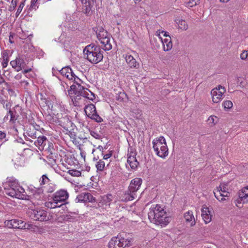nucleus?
I'll return each mask as SVG.
<instances>
[{"label":"nucleus","mask_w":248,"mask_h":248,"mask_svg":"<svg viewBox=\"0 0 248 248\" xmlns=\"http://www.w3.org/2000/svg\"><path fill=\"white\" fill-rule=\"evenodd\" d=\"M30 217L35 220L46 221L50 220L47 213L43 209H35L29 211Z\"/></svg>","instance_id":"6e6552de"},{"label":"nucleus","mask_w":248,"mask_h":248,"mask_svg":"<svg viewBox=\"0 0 248 248\" xmlns=\"http://www.w3.org/2000/svg\"><path fill=\"white\" fill-rule=\"evenodd\" d=\"M199 2V0H189L185 3V5L187 7H192L197 5Z\"/></svg>","instance_id":"4c0bfd02"},{"label":"nucleus","mask_w":248,"mask_h":248,"mask_svg":"<svg viewBox=\"0 0 248 248\" xmlns=\"http://www.w3.org/2000/svg\"><path fill=\"white\" fill-rule=\"evenodd\" d=\"M116 100L119 102H126L128 100V98L124 92H120L117 94Z\"/></svg>","instance_id":"473e14b6"},{"label":"nucleus","mask_w":248,"mask_h":248,"mask_svg":"<svg viewBox=\"0 0 248 248\" xmlns=\"http://www.w3.org/2000/svg\"><path fill=\"white\" fill-rule=\"evenodd\" d=\"M24 5H25L24 2H22L20 3L19 6L18 7L16 13V15L17 16H18L20 14V13L21 12L22 9L24 7Z\"/></svg>","instance_id":"3c124183"},{"label":"nucleus","mask_w":248,"mask_h":248,"mask_svg":"<svg viewBox=\"0 0 248 248\" xmlns=\"http://www.w3.org/2000/svg\"><path fill=\"white\" fill-rule=\"evenodd\" d=\"M184 217L186 222H190V226H193L195 225V221L193 213L191 211H188L184 215Z\"/></svg>","instance_id":"393cba45"},{"label":"nucleus","mask_w":248,"mask_h":248,"mask_svg":"<svg viewBox=\"0 0 248 248\" xmlns=\"http://www.w3.org/2000/svg\"><path fill=\"white\" fill-rule=\"evenodd\" d=\"M95 167L97 171H103L105 167V163L103 160L100 159L96 162Z\"/></svg>","instance_id":"f704fd0d"},{"label":"nucleus","mask_w":248,"mask_h":248,"mask_svg":"<svg viewBox=\"0 0 248 248\" xmlns=\"http://www.w3.org/2000/svg\"><path fill=\"white\" fill-rule=\"evenodd\" d=\"M239 193L245 198V199H248V186L243 188Z\"/></svg>","instance_id":"a19ab883"},{"label":"nucleus","mask_w":248,"mask_h":248,"mask_svg":"<svg viewBox=\"0 0 248 248\" xmlns=\"http://www.w3.org/2000/svg\"><path fill=\"white\" fill-rule=\"evenodd\" d=\"M7 186H6L7 187H5V190L6 189H12V188H16L17 186H19L18 182L16 180L9 181L8 182Z\"/></svg>","instance_id":"e433bc0d"},{"label":"nucleus","mask_w":248,"mask_h":248,"mask_svg":"<svg viewBox=\"0 0 248 248\" xmlns=\"http://www.w3.org/2000/svg\"><path fill=\"white\" fill-rule=\"evenodd\" d=\"M153 148L156 155L164 158L168 156L169 152L166 140L163 136H160L153 140Z\"/></svg>","instance_id":"39448f33"},{"label":"nucleus","mask_w":248,"mask_h":248,"mask_svg":"<svg viewBox=\"0 0 248 248\" xmlns=\"http://www.w3.org/2000/svg\"><path fill=\"white\" fill-rule=\"evenodd\" d=\"M9 116H10L9 122L12 124L16 123L18 117V115L16 113L15 111L12 110H9L7 115L4 117V120H9Z\"/></svg>","instance_id":"4be33fe9"},{"label":"nucleus","mask_w":248,"mask_h":248,"mask_svg":"<svg viewBox=\"0 0 248 248\" xmlns=\"http://www.w3.org/2000/svg\"><path fill=\"white\" fill-rule=\"evenodd\" d=\"M166 212L159 204L152 205L148 213L151 222L159 225L166 226L169 223V217H165Z\"/></svg>","instance_id":"f03ea898"},{"label":"nucleus","mask_w":248,"mask_h":248,"mask_svg":"<svg viewBox=\"0 0 248 248\" xmlns=\"http://www.w3.org/2000/svg\"><path fill=\"white\" fill-rule=\"evenodd\" d=\"M49 180V179L46 175H43L41 177V179L40 181V185H43L46 184L48 183Z\"/></svg>","instance_id":"49530a36"},{"label":"nucleus","mask_w":248,"mask_h":248,"mask_svg":"<svg viewBox=\"0 0 248 248\" xmlns=\"http://www.w3.org/2000/svg\"><path fill=\"white\" fill-rule=\"evenodd\" d=\"M90 134L91 136H92L96 139H100L101 137L99 134H98L97 132L94 131H91Z\"/></svg>","instance_id":"8fccbe9b"},{"label":"nucleus","mask_w":248,"mask_h":248,"mask_svg":"<svg viewBox=\"0 0 248 248\" xmlns=\"http://www.w3.org/2000/svg\"><path fill=\"white\" fill-rule=\"evenodd\" d=\"M79 150H80V154L81 156L84 160H85V157H86V153L84 151H82L80 148H79Z\"/></svg>","instance_id":"6e6d98bb"},{"label":"nucleus","mask_w":248,"mask_h":248,"mask_svg":"<svg viewBox=\"0 0 248 248\" xmlns=\"http://www.w3.org/2000/svg\"><path fill=\"white\" fill-rule=\"evenodd\" d=\"M96 32L97 37L101 44L100 47L105 51H108L112 48V45L110 43V38L108 33L102 27H96L94 28Z\"/></svg>","instance_id":"423d86ee"},{"label":"nucleus","mask_w":248,"mask_h":248,"mask_svg":"<svg viewBox=\"0 0 248 248\" xmlns=\"http://www.w3.org/2000/svg\"><path fill=\"white\" fill-rule=\"evenodd\" d=\"M222 105L225 109H228L232 108V103L230 100H226L223 102Z\"/></svg>","instance_id":"37998d69"},{"label":"nucleus","mask_w":248,"mask_h":248,"mask_svg":"<svg viewBox=\"0 0 248 248\" xmlns=\"http://www.w3.org/2000/svg\"><path fill=\"white\" fill-rule=\"evenodd\" d=\"M166 37V38L161 39L160 40L163 45V50L165 51L170 50L172 47V44L170 37L168 35Z\"/></svg>","instance_id":"412c9836"},{"label":"nucleus","mask_w":248,"mask_h":248,"mask_svg":"<svg viewBox=\"0 0 248 248\" xmlns=\"http://www.w3.org/2000/svg\"><path fill=\"white\" fill-rule=\"evenodd\" d=\"M68 94L75 106L82 107L87 103L88 100H93L94 94L88 89L83 87L79 83L70 86V89L68 90Z\"/></svg>","instance_id":"f257e3e1"},{"label":"nucleus","mask_w":248,"mask_h":248,"mask_svg":"<svg viewBox=\"0 0 248 248\" xmlns=\"http://www.w3.org/2000/svg\"><path fill=\"white\" fill-rule=\"evenodd\" d=\"M56 108H58L60 109V111L61 112L62 114V112H65V108L63 105H62L61 104L58 105V104H55L54 105H52L51 107V110L53 111H54V114H57V115L59 114V110H58Z\"/></svg>","instance_id":"c85d7f7f"},{"label":"nucleus","mask_w":248,"mask_h":248,"mask_svg":"<svg viewBox=\"0 0 248 248\" xmlns=\"http://www.w3.org/2000/svg\"><path fill=\"white\" fill-rule=\"evenodd\" d=\"M38 0H31V3L30 10H36L38 8V6L36 4Z\"/></svg>","instance_id":"09e8293b"},{"label":"nucleus","mask_w":248,"mask_h":248,"mask_svg":"<svg viewBox=\"0 0 248 248\" xmlns=\"http://www.w3.org/2000/svg\"><path fill=\"white\" fill-rule=\"evenodd\" d=\"M240 58L242 60H248V53L247 50H243L240 54Z\"/></svg>","instance_id":"de8ad7c7"},{"label":"nucleus","mask_w":248,"mask_h":248,"mask_svg":"<svg viewBox=\"0 0 248 248\" xmlns=\"http://www.w3.org/2000/svg\"><path fill=\"white\" fill-rule=\"evenodd\" d=\"M175 23L177 25L178 29L182 31H186L188 28V25L186 22L182 19L177 18L174 20Z\"/></svg>","instance_id":"b1692460"},{"label":"nucleus","mask_w":248,"mask_h":248,"mask_svg":"<svg viewBox=\"0 0 248 248\" xmlns=\"http://www.w3.org/2000/svg\"><path fill=\"white\" fill-rule=\"evenodd\" d=\"M202 217L205 224L209 223L212 220V215L211 211L206 205H204L202 208Z\"/></svg>","instance_id":"f3484780"},{"label":"nucleus","mask_w":248,"mask_h":248,"mask_svg":"<svg viewBox=\"0 0 248 248\" xmlns=\"http://www.w3.org/2000/svg\"><path fill=\"white\" fill-rule=\"evenodd\" d=\"M112 155V152L109 151L108 154L104 155L103 156V159L107 160Z\"/></svg>","instance_id":"5fc2aeb1"},{"label":"nucleus","mask_w":248,"mask_h":248,"mask_svg":"<svg viewBox=\"0 0 248 248\" xmlns=\"http://www.w3.org/2000/svg\"><path fill=\"white\" fill-rule=\"evenodd\" d=\"M5 225L9 228L23 229L25 227V222L19 219H12L6 220L4 222Z\"/></svg>","instance_id":"2eb2a0df"},{"label":"nucleus","mask_w":248,"mask_h":248,"mask_svg":"<svg viewBox=\"0 0 248 248\" xmlns=\"http://www.w3.org/2000/svg\"><path fill=\"white\" fill-rule=\"evenodd\" d=\"M98 149H99L101 151L102 149H103V147L101 146H99Z\"/></svg>","instance_id":"680f3d73"},{"label":"nucleus","mask_w":248,"mask_h":248,"mask_svg":"<svg viewBox=\"0 0 248 248\" xmlns=\"http://www.w3.org/2000/svg\"><path fill=\"white\" fill-rule=\"evenodd\" d=\"M27 134L32 139H35L38 136L39 131L34 128L33 125H31L26 132Z\"/></svg>","instance_id":"a878e982"},{"label":"nucleus","mask_w":248,"mask_h":248,"mask_svg":"<svg viewBox=\"0 0 248 248\" xmlns=\"http://www.w3.org/2000/svg\"><path fill=\"white\" fill-rule=\"evenodd\" d=\"M61 86L62 87V89L64 91H66V89H68L69 86L68 84L64 81L61 82Z\"/></svg>","instance_id":"864d4df0"},{"label":"nucleus","mask_w":248,"mask_h":248,"mask_svg":"<svg viewBox=\"0 0 248 248\" xmlns=\"http://www.w3.org/2000/svg\"><path fill=\"white\" fill-rule=\"evenodd\" d=\"M84 140H87V138H85L83 139Z\"/></svg>","instance_id":"338daca9"},{"label":"nucleus","mask_w":248,"mask_h":248,"mask_svg":"<svg viewBox=\"0 0 248 248\" xmlns=\"http://www.w3.org/2000/svg\"><path fill=\"white\" fill-rule=\"evenodd\" d=\"M238 197L235 201V203L237 207L241 208L243 204L247 203L248 202V199H245L240 193H238Z\"/></svg>","instance_id":"cd10ccee"},{"label":"nucleus","mask_w":248,"mask_h":248,"mask_svg":"<svg viewBox=\"0 0 248 248\" xmlns=\"http://www.w3.org/2000/svg\"><path fill=\"white\" fill-rule=\"evenodd\" d=\"M60 73L69 80L73 81L76 85L79 83L81 81V80L74 74L71 68L69 66L63 67L60 70Z\"/></svg>","instance_id":"9d476101"},{"label":"nucleus","mask_w":248,"mask_h":248,"mask_svg":"<svg viewBox=\"0 0 248 248\" xmlns=\"http://www.w3.org/2000/svg\"><path fill=\"white\" fill-rule=\"evenodd\" d=\"M10 63L17 72L24 69L27 64L26 60L23 56L16 57L15 60L11 61Z\"/></svg>","instance_id":"f8f14e48"},{"label":"nucleus","mask_w":248,"mask_h":248,"mask_svg":"<svg viewBox=\"0 0 248 248\" xmlns=\"http://www.w3.org/2000/svg\"><path fill=\"white\" fill-rule=\"evenodd\" d=\"M25 227L23 229H27L33 232H36L38 230V227L31 223L25 222Z\"/></svg>","instance_id":"2f4dec72"},{"label":"nucleus","mask_w":248,"mask_h":248,"mask_svg":"<svg viewBox=\"0 0 248 248\" xmlns=\"http://www.w3.org/2000/svg\"><path fill=\"white\" fill-rule=\"evenodd\" d=\"M25 193L24 188L19 185L17 186L16 188L6 189L5 191V193L7 195L19 199H24L25 198L26 196Z\"/></svg>","instance_id":"9b49d317"},{"label":"nucleus","mask_w":248,"mask_h":248,"mask_svg":"<svg viewBox=\"0 0 248 248\" xmlns=\"http://www.w3.org/2000/svg\"><path fill=\"white\" fill-rule=\"evenodd\" d=\"M69 197L68 193L65 190H60L56 192L53 195L52 197L54 198V201L57 202L60 204H62Z\"/></svg>","instance_id":"4468645a"},{"label":"nucleus","mask_w":248,"mask_h":248,"mask_svg":"<svg viewBox=\"0 0 248 248\" xmlns=\"http://www.w3.org/2000/svg\"><path fill=\"white\" fill-rule=\"evenodd\" d=\"M31 68H30L28 69H25L24 70H23L22 71V73L25 74H26V73L31 71Z\"/></svg>","instance_id":"bf43d9fd"},{"label":"nucleus","mask_w":248,"mask_h":248,"mask_svg":"<svg viewBox=\"0 0 248 248\" xmlns=\"http://www.w3.org/2000/svg\"><path fill=\"white\" fill-rule=\"evenodd\" d=\"M221 191L218 189V188H217V189L215 190L214 192L215 197L219 201H223L225 200V199L224 197L225 196H223L222 193L220 192Z\"/></svg>","instance_id":"c9c22d12"},{"label":"nucleus","mask_w":248,"mask_h":248,"mask_svg":"<svg viewBox=\"0 0 248 248\" xmlns=\"http://www.w3.org/2000/svg\"><path fill=\"white\" fill-rule=\"evenodd\" d=\"M134 0L135 1V3H137V2H140L141 0Z\"/></svg>","instance_id":"e2e57ef3"},{"label":"nucleus","mask_w":248,"mask_h":248,"mask_svg":"<svg viewBox=\"0 0 248 248\" xmlns=\"http://www.w3.org/2000/svg\"><path fill=\"white\" fill-rule=\"evenodd\" d=\"M86 202H93L95 201V198L89 193H85Z\"/></svg>","instance_id":"c03bdc74"},{"label":"nucleus","mask_w":248,"mask_h":248,"mask_svg":"<svg viewBox=\"0 0 248 248\" xmlns=\"http://www.w3.org/2000/svg\"><path fill=\"white\" fill-rule=\"evenodd\" d=\"M68 173L72 176L79 177L81 176V172L79 170H70L68 171Z\"/></svg>","instance_id":"ea45409f"},{"label":"nucleus","mask_w":248,"mask_h":248,"mask_svg":"<svg viewBox=\"0 0 248 248\" xmlns=\"http://www.w3.org/2000/svg\"><path fill=\"white\" fill-rule=\"evenodd\" d=\"M62 204H59L57 202L54 201V198L52 197V199H49L48 201L45 203V205L47 208H55L60 207Z\"/></svg>","instance_id":"c756f323"},{"label":"nucleus","mask_w":248,"mask_h":248,"mask_svg":"<svg viewBox=\"0 0 248 248\" xmlns=\"http://www.w3.org/2000/svg\"><path fill=\"white\" fill-rule=\"evenodd\" d=\"M9 61V60L8 53L6 52H3L2 53L1 61V64L3 68H5L7 66Z\"/></svg>","instance_id":"7c9ffc66"},{"label":"nucleus","mask_w":248,"mask_h":248,"mask_svg":"<svg viewBox=\"0 0 248 248\" xmlns=\"http://www.w3.org/2000/svg\"><path fill=\"white\" fill-rule=\"evenodd\" d=\"M226 89L223 86L219 85L213 89L211 91L212 100L214 103H218L223 99Z\"/></svg>","instance_id":"0eeeda50"},{"label":"nucleus","mask_w":248,"mask_h":248,"mask_svg":"<svg viewBox=\"0 0 248 248\" xmlns=\"http://www.w3.org/2000/svg\"><path fill=\"white\" fill-rule=\"evenodd\" d=\"M6 137V134L4 132L0 131V140L4 139Z\"/></svg>","instance_id":"4d7b16f0"},{"label":"nucleus","mask_w":248,"mask_h":248,"mask_svg":"<svg viewBox=\"0 0 248 248\" xmlns=\"http://www.w3.org/2000/svg\"><path fill=\"white\" fill-rule=\"evenodd\" d=\"M218 121V118L214 115L210 116L207 120L208 124L210 126H213L215 125L217 123Z\"/></svg>","instance_id":"72a5a7b5"},{"label":"nucleus","mask_w":248,"mask_h":248,"mask_svg":"<svg viewBox=\"0 0 248 248\" xmlns=\"http://www.w3.org/2000/svg\"><path fill=\"white\" fill-rule=\"evenodd\" d=\"M21 83L24 84L25 86H28L29 85L28 82L25 80L22 81Z\"/></svg>","instance_id":"052dcab7"},{"label":"nucleus","mask_w":248,"mask_h":248,"mask_svg":"<svg viewBox=\"0 0 248 248\" xmlns=\"http://www.w3.org/2000/svg\"><path fill=\"white\" fill-rule=\"evenodd\" d=\"M21 78L22 75L21 74H18L15 77V78L16 80H19Z\"/></svg>","instance_id":"13d9d810"},{"label":"nucleus","mask_w":248,"mask_h":248,"mask_svg":"<svg viewBox=\"0 0 248 248\" xmlns=\"http://www.w3.org/2000/svg\"><path fill=\"white\" fill-rule=\"evenodd\" d=\"M4 82V80L3 79H2V81H0V83H2V82Z\"/></svg>","instance_id":"0e129e2a"},{"label":"nucleus","mask_w":248,"mask_h":248,"mask_svg":"<svg viewBox=\"0 0 248 248\" xmlns=\"http://www.w3.org/2000/svg\"><path fill=\"white\" fill-rule=\"evenodd\" d=\"M76 201L78 202H86V197H85V193H81L79 195H78L77 198H76Z\"/></svg>","instance_id":"58836bf2"},{"label":"nucleus","mask_w":248,"mask_h":248,"mask_svg":"<svg viewBox=\"0 0 248 248\" xmlns=\"http://www.w3.org/2000/svg\"><path fill=\"white\" fill-rule=\"evenodd\" d=\"M83 5V11L84 14L89 16L92 15V7L94 4L95 0H80Z\"/></svg>","instance_id":"dca6fc26"},{"label":"nucleus","mask_w":248,"mask_h":248,"mask_svg":"<svg viewBox=\"0 0 248 248\" xmlns=\"http://www.w3.org/2000/svg\"><path fill=\"white\" fill-rule=\"evenodd\" d=\"M161 34H162L163 36H164V37H167L168 36L167 32L165 31H164L160 30H157L155 32V35L159 38L160 41L161 40V39H163L161 37V35H160Z\"/></svg>","instance_id":"79ce46f5"},{"label":"nucleus","mask_w":248,"mask_h":248,"mask_svg":"<svg viewBox=\"0 0 248 248\" xmlns=\"http://www.w3.org/2000/svg\"><path fill=\"white\" fill-rule=\"evenodd\" d=\"M20 159V157L16 158L15 160H13V161L14 162V164L15 165V167H21L23 164H22L20 161L18 160Z\"/></svg>","instance_id":"603ef678"},{"label":"nucleus","mask_w":248,"mask_h":248,"mask_svg":"<svg viewBox=\"0 0 248 248\" xmlns=\"http://www.w3.org/2000/svg\"><path fill=\"white\" fill-rule=\"evenodd\" d=\"M84 111L86 115L95 122L100 123L103 119L97 113L95 106L93 104L85 105Z\"/></svg>","instance_id":"1a4fd4ad"},{"label":"nucleus","mask_w":248,"mask_h":248,"mask_svg":"<svg viewBox=\"0 0 248 248\" xmlns=\"http://www.w3.org/2000/svg\"><path fill=\"white\" fill-rule=\"evenodd\" d=\"M37 138V140L34 141V143L36 146L38 147L40 150H42L44 149L46 143L48 142V141L44 136H40L38 135Z\"/></svg>","instance_id":"6ab92c4d"},{"label":"nucleus","mask_w":248,"mask_h":248,"mask_svg":"<svg viewBox=\"0 0 248 248\" xmlns=\"http://www.w3.org/2000/svg\"><path fill=\"white\" fill-rule=\"evenodd\" d=\"M217 188L221 191L220 192L222 193L223 196H229V192L228 191L229 188L228 183H222L218 187H217Z\"/></svg>","instance_id":"bb28decb"},{"label":"nucleus","mask_w":248,"mask_h":248,"mask_svg":"<svg viewBox=\"0 0 248 248\" xmlns=\"http://www.w3.org/2000/svg\"><path fill=\"white\" fill-rule=\"evenodd\" d=\"M142 183V180L141 178H134L131 181L128 188L130 189L131 191L137 193V191L140 189Z\"/></svg>","instance_id":"a211bd4d"},{"label":"nucleus","mask_w":248,"mask_h":248,"mask_svg":"<svg viewBox=\"0 0 248 248\" xmlns=\"http://www.w3.org/2000/svg\"><path fill=\"white\" fill-rule=\"evenodd\" d=\"M137 197V193L133 192L130 191V189L128 188V189L124 193L121 197V201L127 202L133 200L135 198Z\"/></svg>","instance_id":"aec40b11"},{"label":"nucleus","mask_w":248,"mask_h":248,"mask_svg":"<svg viewBox=\"0 0 248 248\" xmlns=\"http://www.w3.org/2000/svg\"><path fill=\"white\" fill-rule=\"evenodd\" d=\"M127 168L130 167L132 169H135L139 165V162L137 161L136 156V153L133 151H128L127 154Z\"/></svg>","instance_id":"ddd939ff"},{"label":"nucleus","mask_w":248,"mask_h":248,"mask_svg":"<svg viewBox=\"0 0 248 248\" xmlns=\"http://www.w3.org/2000/svg\"><path fill=\"white\" fill-rule=\"evenodd\" d=\"M125 59L126 63L130 68H137L139 64L136 59L131 55L126 54Z\"/></svg>","instance_id":"5701e85b"},{"label":"nucleus","mask_w":248,"mask_h":248,"mask_svg":"<svg viewBox=\"0 0 248 248\" xmlns=\"http://www.w3.org/2000/svg\"><path fill=\"white\" fill-rule=\"evenodd\" d=\"M1 9H0V15L1 14Z\"/></svg>","instance_id":"69168bd1"},{"label":"nucleus","mask_w":248,"mask_h":248,"mask_svg":"<svg viewBox=\"0 0 248 248\" xmlns=\"http://www.w3.org/2000/svg\"><path fill=\"white\" fill-rule=\"evenodd\" d=\"M17 2L18 0H12L11 5L9 8V10L10 11H13L15 10Z\"/></svg>","instance_id":"a18cd8bd"},{"label":"nucleus","mask_w":248,"mask_h":248,"mask_svg":"<svg viewBox=\"0 0 248 248\" xmlns=\"http://www.w3.org/2000/svg\"><path fill=\"white\" fill-rule=\"evenodd\" d=\"M132 238L124 232L120 233L116 237H113L108 244V248H125L131 245Z\"/></svg>","instance_id":"20e7f679"},{"label":"nucleus","mask_w":248,"mask_h":248,"mask_svg":"<svg viewBox=\"0 0 248 248\" xmlns=\"http://www.w3.org/2000/svg\"><path fill=\"white\" fill-rule=\"evenodd\" d=\"M83 53L87 59L93 63H97L103 58V52L100 46L94 44L86 46L83 50Z\"/></svg>","instance_id":"7ed1b4c3"}]
</instances>
